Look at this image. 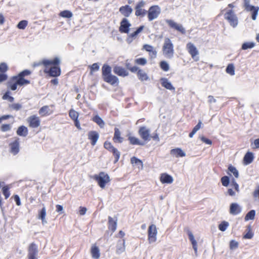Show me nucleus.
Segmentation results:
<instances>
[{
  "instance_id": "f257e3e1",
  "label": "nucleus",
  "mask_w": 259,
  "mask_h": 259,
  "mask_svg": "<svg viewBox=\"0 0 259 259\" xmlns=\"http://www.w3.org/2000/svg\"><path fill=\"white\" fill-rule=\"evenodd\" d=\"M60 61L59 58L55 57L52 60L44 59L42 61L34 63L33 67L44 65V72L51 77H56L61 75V70L60 67Z\"/></svg>"
},
{
  "instance_id": "f03ea898",
  "label": "nucleus",
  "mask_w": 259,
  "mask_h": 259,
  "mask_svg": "<svg viewBox=\"0 0 259 259\" xmlns=\"http://www.w3.org/2000/svg\"><path fill=\"white\" fill-rule=\"evenodd\" d=\"M32 72L28 69L24 70L19 72L17 75L12 77L10 82V88L12 91H15L17 86H24L30 83V80L28 76L30 75Z\"/></svg>"
},
{
  "instance_id": "7ed1b4c3",
  "label": "nucleus",
  "mask_w": 259,
  "mask_h": 259,
  "mask_svg": "<svg viewBox=\"0 0 259 259\" xmlns=\"http://www.w3.org/2000/svg\"><path fill=\"white\" fill-rule=\"evenodd\" d=\"M111 67L107 65L104 64L102 67V75L104 81L112 85H117L119 83L118 78L111 74Z\"/></svg>"
},
{
  "instance_id": "20e7f679",
  "label": "nucleus",
  "mask_w": 259,
  "mask_h": 259,
  "mask_svg": "<svg viewBox=\"0 0 259 259\" xmlns=\"http://www.w3.org/2000/svg\"><path fill=\"white\" fill-rule=\"evenodd\" d=\"M138 134L145 142H148L151 139L157 142H159L160 140L158 134L157 133H154L152 136H150V130L146 126H141L139 129Z\"/></svg>"
},
{
  "instance_id": "39448f33",
  "label": "nucleus",
  "mask_w": 259,
  "mask_h": 259,
  "mask_svg": "<svg viewBox=\"0 0 259 259\" xmlns=\"http://www.w3.org/2000/svg\"><path fill=\"white\" fill-rule=\"evenodd\" d=\"M93 178L102 189H104L106 185L110 182V178L109 175L104 171L100 172L98 174L94 175Z\"/></svg>"
},
{
  "instance_id": "423d86ee",
  "label": "nucleus",
  "mask_w": 259,
  "mask_h": 259,
  "mask_svg": "<svg viewBox=\"0 0 259 259\" xmlns=\"http://www.w3.org/2000/svg\"><path fill=\"white\" fill-rule=\"evenodd\" d=\"M224 18L233 28L236 27L238 24V19L233 10H227L224 14Z\"/></svg>"
},
{
  "instance_id": "0eeeda50",
  "label": "nucleus",
  "mask_w": 259,
  "mask_h": 259,
  "mask_svg": "<svg viewBox=\"0 0 259 259\" xmlns=\"http://www.w3.org/2000/svg\"><path fill=\"white\" fill-rule=\"evenodd\" d=\"M163 55L168 58L172 57L174 54V45L169 38H166L162 47Z\"/></svg>"
},
{
  "instance_id": "6e6552de",
  "label": "nucleus",
  "mask_w": 259,
  "mask_h": 259,
  "mask_svg": "<svg viewBox=\"0 0 259 259\" xmlns=\"http://www.w3.org/2000/svg\"><path fill=\"white\" fill-rule=\"evenodd\" d=\"M104 147L105 149L111 153L114 157V163L117 162L120 158V152L109 141H106L104 143Z\"/></svg>"
},
{
  "instance_id": "1a4fd4ad",
  "label": "nucleus",
  "mask_w": 259,
  "mask_h": 259,
  "mask_svg": "<svg viewBox=\"0 0 259 259\" xmlns=\"http://www.w3.org/2000/svg\"><path fill=\"white\" fill-rule=\"evenodd\" d=\"M161 13V9L158 5L151 6L147 11V17L149 21L157 18Z\"/></svg>"
},
{
  "instance_id": "9d476101",
  "label": "nucleus",
  "mask_w": 259,
  "mask_h": 259,
  "mask_svg": "<svg viewBox=\"0 0 259 259\" xmlns=\"http://www.w3.org/2000/svg\"><path fill=\"white\" fill-rule=\"evenodd\" d=\"M243 7L246 11L251 12V18L255 20L259 11V7L250 5V0H243Z\"/></svg>"
},
{
  "instance_id": "9b49d317",
  "label": "nucleus",
  "mask_w": 259,
  "mask_h": 259,
  "mask_svg": "<svg viewBox=\"0 0 259 259\" xmlns=\"http://www.w3.org/2000/svg\"><path fill=\"white\" fill-rule=\"evenodd\" d=\"M165 21L170 28L177 30L181 34H186V29L181 24L177 23L172 19H166Z\"/></svg>"
},
{
  "instance_id": "f8f14e48",
  "label": "nucleus",
  "mask_w": 259,
  "mask_h": 259,
  "mask_svg": "<svg viewBox=\"0 0 259 259\" xmlns=\"http://www.w3.org/2000/svg\"><path fill=\"white\" fill-rule=\"evenodd\" d=\"M157 230L155 225L152 224L148 229V240L149 243L155 242L157 239Z\"/></svg>"
},
{
  "instance_id": "ddd939ff",
  "label": "nucleus",
  "mask_w": 259,
  "mask_h": 259,
  "mask_svg": "<svg viewBox=\"0 0 259 259\" xmlns=\"http://www.w3.org/2000/svg\"><path fill=\"white\" fill-rule=\"evenodd\" d=\"M27 122L29 127L36 128L40 125V118L36 115H32L29 116L27 119Z\"/></svg>"
},
{
  "instance_id": "4468645a",
  "label": "nucleus",
  "mask_w": 259,
  "mask_h": 259,
  "mask_svg": "<svg viewBox=\"0 0 259 259\" xmlns=\"http://www.w3.org/2000/svg\"><path fill=\"white\" fill-rule=\"evenodd\" d=\"M145 2L141 1L138 2L135 6V15L137 17H143L147 14V11L143 9Z\"/></svg>"
},
{
  "instance_id": "2eb2a0df",
  "label": "nucleus",
  "mask_w": 259,
  "mask_h": 259,
  "mask_svg": "<svg viewBox=\"0 0 259 259\" xmlns=\"http://www.w3.org/2000/svg\"><path fill=\"white\" fill-rule=\"evenodd\" d=\"M38 249L36 244L31 243L28 248V259H37Z\"/></svg>"
},
{
  "instance_id": "dca6fc26",
  "label": "nucleus",
  "mask_w": 259,
  "mask_h": 259,
  "mask_svg": "<svg viewBox=\"0 0 259 259\" xmlns=\"http://www.w3.org/2000/svg\"><path fill=\"white\" fill-rule=\"evenodd\" d=\"M186 49L191 57L195 61H198L199 58L197 57L199 54L196 47L192 42H188L186 45Z\"/></svg>"
},
{
  "instance_id": "f3484780",
  "label": "nucleus",
  "mask_w": 259,
  "mask_h": 259,
  "mask_svg": "<svg viewBox=\"0 0 259 259\" xmlns=\"http://www.w3.org/2000/svg\"><path fill=\"white\" fill-rule=\"evenodd\" d=\"M10 152L14 155L17 154L20 150V139L15 138L14 140L9 144Z\"/></svg>"
},
{
  "instance_id": "a211bd4d",
  "label": "nucleus",
  "mask_w": 259,
  "mask_h": 259,
  "mask_svg": "<svg viewBox=\"0 0 259 259\" xmlns=\"http://www.w3.org/2000/svg\"><path fill=\"white\" fill-rule=\"evenodd\" d=\"M131 26V24L128 20L126 18H123L120 23L119 31L121 33H128Z\"/></svg>"
},
{
  "instance_id": "6ab92c4d",
  "label": "nucleus",
  "mask_w": 259,
  "mask_h": 259,
  "mask_svg": "<svg viewBox=\"0 0 259 259\" xmlns=\"http://www.w3.org/2000/svg\"><path fill=\"white\" fill-rule=\"evenodd\" d=\"M114 131V135L112 138L113 142L115 144L122 143L124 141V138L122 136L121 131L117 127H115Z\"/></svg>"
},
{
  "instance_id": "aec40b11",
  "label": "nucleus",
  "mask_w": 259,
  "mask_h": 259,
  "mask_svg": "<svg viewBox=\"0 0 259 259\" xmlns=\"http://www.w3.org/2000/svg\"><path fill=\"white\" fill-rule=\"evenodd\" d=\"M88 139L91 141L92 146H95L99 138V134L96 131H90L88 133Z\"/></svg>"
},
{
  "instance_id": "412c9836",
  "label": "nucleus",
  "mask_w": 259,
  "mask_h": 259,
  "mask_svg": "<svg viewBox=\"0 0 259 259\" xmlns=\"http://www.w3.org/2000/svg\"><path fill=\"white\" fill-rule=\"evenodd\" d=\"M113 72L120 76L125 77L128 75V72L124 68L118 66L114 67Z\"/></svg>"
},
{
  "instance_id": "4be33fe9",
  "label": "nucleus",
  "mask_w": 259,
  "mask_h": 259,
  "mask_svg": "<svg viewBox=\"0 0 259 259\" xmlns=\"http://www.w3.org/2000/svg\"><path fill=\"white\" fill-rule=\"evenodd\" d=\"M120 13L126 17L130 16L133 12L132 8L129 5L121 6L119 10Z\"/></svg>"
},
{
  "instance_id": "5701e85b",
  "label": "nucleus",
  "mask_w": 259,
  "mask_h": 259,
  "mask_svg": "<svg viewBox=\"0 0 259 259\" xmlns=\"http://www.w3.org/2000/svg\"><path fill=\"white\" fill-rule=\"evenodd\" d=\"M160 181L162 184H171L174 179L170 175L166 173H162L160 175Z\"/></svg>"
},
{
  "instance_id": "b1692460",
  "label": "nucleus",
  "mask_w": 259,
  "mask_h": 259,
  "mask_svg": "<svg viewBox=\"0 0 259 259\" xmlns=\"http://www.w3.org/2000/svg\"><path fill=\"white\" fill-rule=\"evenodd\" d=\"M116 252L117 254H120L123 252L125 249V239L119 240L116 244Z\"/></svg>"
},
{
  "instance_id": "393cba45",
  "label": "nucleus",
  "mask_w": 259,
  "mask_h": 259,
  "mask_svg": "<svg viewBox=\"0 0 259 259\" xmlns=\"http://www.w3.org/2000/svg\"><path fill=\"white\" fill-rule=\"evenodd\" d=\"M108 229L113 233L115 231L117 228V220L114 221L111 217L108 218Z\"/></svg>"
},
{
  "instance_id": "a878e982",
  "label": "nucleus",
  "mask_w": 259,
  "mask_h": 259,
  "mask_svg": "<svg viewBox=\"0 0 259 259\" xmlns=\"http://www.w3.org/2000/svg\"><path fill=\"white\" fill-rule=\"evenodd\" d=\"M241 211V208L239 205L236 203H233L231 204L230 206V213L233 215H236L239 213Z\"/></svg>"
},
{
  "instance_id": "bb28decb",
  "label": "nucleus",
  "mask_w": 259,
  "mask_h": 259,
  "mask_svg": "<svg viewBox=\"0 0 259 259\" xmlns=\"http://www.w3.org/2000/svg\"><path fill=\"white\" fill-rule=\"evenodd\" d=\"M53 112L52 110L49 108V106H44L38 111L39 114L41 116H46L52 114Z\"/></svg>"
},
{
  "instance_id": "cd10ccee",
  "label": "nucleus",
  "mask_w": 259,
  "mask_h": 259,
  "mask_svg": "<svg viewBox=\"0 0 259 259\" xmlns=\"http://www.w3.org/2000/svg\"><path fill=\"white\" fill-rule=\"evenodd\" d=\"M91 253L93 258L98 259L100 256L99 247L96 245H93L91 248Z\"/></svg>"
},
{
  "instance_id": "c85d7f7f",
  "label": "nucleus",
  "mask_w": 259,
  "mask_h": 259,
  "mask_svg": "<svg viewBox=\"0 0 259 259\" xmlns=\"http://www.w3.org/2000/svg\"><path fill=\"white\" fill-rule=\"evenodd\" d=\"M187 234H188V235L189 237V239L192 243L193 248L194 250L195 253L197 254V242L195 240L192 233L190 230L187 231Z\"/></svg>"
},
{
  "instance_id": "c756f323",
  "label": "nucleus",
  "mask_w": 259,
  "mask_h": 259,
  "mask_svg": "<svg viewBox=\"0 0 259 259\" xmlns=\"http://www.w3.org/2000/svg\"><path fill=\"white\" fill-rule=\"evenodd\" d=\"M170 154L175 156L176 157H182L186 155L185 153L179 148L171 149Z\"/></svg>"
},
{
  "instance_id": "7c9ffc66",
  "label": "nucleus",
  "mask_w": 259,
  "mask_h": 259,
  "mask_svg": "<svg viewBox=\"0 0 259 259\" xmlns=\"http://www.w3.org/2000/svg\"><path fill=\"white\" fill-rule=\"evenodd\" d=\"M254 158L253 153L251 152H247L244 156L243 163L244 164H249L251 163Z\"/></svg>"
},
{
  "instance_id": "2f4dec72",
  "label": "nucleus",
  "mask_w": 259,
  "mask_h": 259,
  "mask_svg": "<svg viewBox=\"0 0 259 259\" xmlns=\"http://www.w3.org/2000/svg\"><path fill=\"white\" fill-rule=\"evenodd\" d=\"M16 133L19 136L26 137L28 134V129L24 125L20 126L18 127Z\"/></svg>"
},
{
  "instance_id": "473e14b6",
  "label": "nucleus",
  "mask_w": 259,
  "mask_h": 259,
  "mask_svg": "<svg viewBox=\"0 0 259 259\" xmlns=\"http://www.w3.org/2000/svg\"><path fill=\"white\" fill-rule=\"evenodd\" d=\"M227 174L231 176L232 174L235 178L239 177V172L235 167L232 165H229L228 168Z\"/></svg>"
},
{
  "instance_id": "72a5a7b5",
  "label": "nucleus",
  "mask_w": 259,
  "mask_h": 259,
  "mask_svg": "<svg viewBox=\"0 0 259 259\" xmlns=\"http://www.w3.org/2000/svg\"><path fill=\"white\" fill-rule=\"evenodd\" d=\"M128 140L129 141L130 144L131 145H143V143L141 142L138 138H137L135 137L129 136L128 137Z\"/></svg>"
},
{
  "instance_id": "f704fd0d",
  "label": "nucleus",
  "mask_w": 259,
  "mask_h": 259,
  "mask_svg": "<svg viewBox=\"0 0 259 259\" xmlns=\"http://www.w3.org/2000/svg\"><path fill=\"white\" fill-rule=\"evenodd\" d=\"M161 81L162 87L169 90H175V88L172 85L171 83L168 81L167 79L163 78L161 79Z\"/></svg>"
},
{
  "instance_id": "c9c22d12",
  "label": "nucleus",
  "mask_w": 259,
  "mask_h": 259,
  "mask_svg": "<svg viewBox=\"0 0 259 259\" xmlns=\"http://www.w3.org/2000/svg\"><path fill=\"white\" fill-rule=\"evenodd\" d=\"M143 49L145 50L147 52H151L152 54L150 55L151 57L155 58L157 55V52L153 49V47L149 45H144L143 46Z\"/></svg>"
},
{
  "instance_id": "e433bc0d",
  "label": "nucleus",
  "mask_w": 259,
  "mask_h": 259,
  "mask_svg": "<svg viewBox=\"0 0 259 259\" xmlns=\"http://www.w3.org/2000/svg\"><path fill=\"white\" fill-rule=\"evenodd\" d=\"M137 76L138 78L141 81L147 80L148 79V76L147 73L141 69L138 70L137 72Z\"/></svg>"
},
{
  "instance_id": "4c0bfd02",
  "label": "nucleus",
  "mask_w": 259,
  "mask_h": 259,
  "mask_svg": "<svg viewBox=\"0 0 259 259\" xmlns=\"http://www.w3.org/2000/svg\"><path fill=\"white\" fill-rule=\"evenodd\" d=\"M144 28V26H140L139 28L137 29V30L129 34L128 38H130L132 39L136 38L138 35V34L143 30Z\"/></svg>"
},
{
  "instance_id": "58836bf2",
  "label": "nucleus",
  "mask_w": 259,
  "mask_h": 259,
  "mask_svg": "<svg viewBox=\"0 0 259 259\" xmlns=\"http://www.w3.org/2000/svg\"><path fill=\"white\" fill-rule=\"evenodd\" d=\"M93 121L98 124L101 127H103L104 126L105 123L104 121L98 115H96L93 117Z\"/></svg>"
},
{
  "instance_id": "ea45409f",
  "label": "nucleus",
  "mask_w": 259,
  "mask_h": 259,
  "mask_svg": "<svg viewBox=\"0 0 259 259\" xmlns=\"http://www.w3.org/2000/svg\"><path fill=\"white\" fill-rule=\"evenodd\" d=\"M247 232L245 233L244 235L243 238L244 239H251L253 236V233L252 232L251 230V227L250 226H248L247 227Z\"/></svg>"
},
{
  "instance_id": "a19ab883",
  "label": "nucleus",
  "mask_w": 259,
  "mask_h": 259,
  "mask_svg": "<svg viewBox=\"0 0 259 259\" xmlns=\"http://www.w3.org/2000/svg\"><path fill=\"white\" fill-rule=\"evenodd\" d=\"M69 116L72 120H76L78 118L79 114L77 111L71 109L69 111Z\"/></svg>"
},
{
  "instance_id": "79ce46f5",
  "label": "nucleus",
  "mask_w": 259,
  "mask_h": 259,
  "mask_svg": "<svg viewBox=\"0 0 259 259\" xmlns=\"http://www.w3.org/2000/svg\"><path fill=\"white\" fill-rule=\"evenodd\" d=\"M59 16L63 18H70L72 17V13L69 10H64L59 13Z\"/></svg>"
},
{
  "instance_id": "37998d69",
  "label": "nucleus",
  "mask_w": 259,
  "mask_h": 259,
  "mask_svg": "<svg viewBox=\"0 0 259 259\" xmlns=\"http://www.w3.org/2000/svg\"><path fill=\"white\" fill-rule=\"evenodd\" d=\"M46 216V209L45 207H44L38 212V219H40L42 223L46 222L45 218Z\"/></svg>"
},
{
  "instance_id": "c03bdc74",
  "label": "nucleus",
  "mask_w": 259,
  "mask_h": 259,
  "mask_svg": "<svg viewBox=\"0 0 259 259\" xmlns=\"http://www.w3.org/2000/svg\"><path fill=\"white\" fill-rule=\"evenodd\" d=\"M2 192L6 199H8L10 196V187L6 185L2 188Z\"/></svg>"
},
{
  "instance_id": "a18cd8bd",
  "label": "nucleus",
  "mask_w": 259,
  "mask_h": 259,
  "mask_svg": "<svg viewBox=\"0 0 259 259\" xmlns=\"http://www.w3.org/2000/svg\"><path fill=\"white\" fill-rule=\"evenodd\" d=\"M255 215V211L254 210H251L249 211L245 215V220L246 221H247L249 220H253L254 219Z\"/></svg>"
},
{
  "instance_id": "49530a36",
  "label": "nucleus",
  "mask_w": 259,
  "mask_h": 259,
  "mask_svg": "<svg viewBox=\"0 0 259 259\" xmlns=\"http://www.w3.org/2000/svg\"><path fill=\"white\" fill-rule=\"evenodd\" d=\"M255 46V44L253 42H246L242 44L241 49L243 50L253 48Z\"/></svg>"
},
{
  "instance_id": "de8ad7c7",
  "label": "nucleus",
  "mask_w": 259,
  "mask_h": 259,
  "mask_svg": "<svg viewBox=\"0 0 259 259\" xmlns=\"http://www.w3.org/2000/svg\"><path fill=\"white\" fill-rule=\"evenodd\" d=\"M201 124V121H199L198 124L193 128L192 132L190 133L189 135L190 138H192L196 132L200 128Z\"/></svg>"
},
{
  "instance_id": "09e8293b",
  "label": "nucleus",
  "mask_w": 259,
  "mask_h": 259,
  "mask_svg": "<svg viewBox=\"0 0 259 259\" xmlns=\"http://www.w3.org/2000/svg\"><path fill=\"white\" fill-rule=\"evenodd\" d=\"M147 62L146 59L144 58H139L135 60V64L139 65L144 66L147 64Z\"/></svg>"
},
{
  "instance_id": "8fccbe9b",
  "label": "nucleus",
  "mask_w": 259,
  "mask_h": 259,
  "mask_svg": "<svg viewBox=\"0 0 259 259\" xmlns=\"http://www.w3.org/2000/svg\"><path fill=\"white\" fill-rule=\"evenodd\" d=\"M226 72L231 75L235 74V68L233 64H229L226 68Z\"/></svg>"
},
{
  "instance_id": "3c124183",
  "label": "nucleus",
  "mask_w": 259,
  "mask_h": 259,
  "mask_svg": "<svg viewBox=\"0 0 259 259\" xmlns=\"http://www.w3.org/2000/svg\"><path fill=\"white\" fill-rule=\"evenodd\" d=\"M160 68L164 71H167L169 69L168 64L165 61H162L159 63Z\"/></svg>"
},
{
  "instance_id": "603ef678",
  "label": "nucleus",
  "mask_w": 259,
  "mask_h": 259,
  "mask_svg": "<svg viewBox=\"0 0 259 259\" xmlns=\"http://www.w3.org/2000/svg\"><path fill=\"white\" fill-rule=\"evenodd\" d=\"M12 128L11 124H3L0 127V130L3 132H6L10 131Z\"/></svg>"
},
{
  "instance_id": "864d4df0",
  "label": "nucleus",
  "mask_w": 259,
  "mask_h": 259,
  "mask_svg": "<svg viewBox=\"0 0 259 259\" xmlns=\"http://www.w3.org/2000/svg\"><path fill=\"white\" fill-rule=\"evenodd\" d=\"M28 25V22L26 20H22L20 21L17 27L20 29H24Z\"/></svg>"
},
{
  "instance_id": "5fc2aeb1",
  "label": "nucleus",
  "mask_w": 259,
  "mask_h": 259,
  "mask_svg": "<svg viewBox=\"0 0 259 259\" xmlns=\"http://www.w3.org/2000/svg\"><path fill=\"white\" fill-rule=\"evenodd\" d=\"M221 183L222 185L225 187H227L230 182L229 178L228 176H224L221 178Z\"/></svg>"
},
{
  "instance_id": "6e6d98bb",
  "label": "nucleus",
  "mask_w": 259,
  "mask_h": 259,
  "mask_svg": "<svg viewBox=\"0 0 259 259\" xmlns=\"http://www.w3.org/2000/svg\"><path fill=\"white\" fill-rule=\"evenodd\" d=\"M229 226L227 222L224 221L219 225V229L221 231H225Z\"/></svg>"
},
{
  "instance_id": "4d7b16f0",
  "label": "nucleus",
  "mask_w": 259,
  "mask_h": 259,
  "mask_svg": "<svg viewBox=\"0 0 259 259\" xmlns=\"http://www.w3.org/2000/svg\"><path fill=\"white\" fill-rule=\"evenodd\" d=\"M131 161L132 164H140L143 167V164L142 160L135 156L131 158Z\"/></svg>"
},
{
  "instance_id": "13d9d810",
  "label": "nucleus",
  "mask_w": 259,
  "mask_h": 259,
  "mask_svg": "<svg viewBox=\"0 0 259 259\" xmlns=\"http://www.w3.org/2000/svg\"><path fill=\"white\" fill-rule=\"evenodd\" d=\"M90 73L93 74L94 71H98L99 69V66L98 63H95L90 66Z\"/></svg>"
},
{
  "instance_id": "bf43d9fd",
  "label": "nucleus",
  "mask_w": 259,
  "mask_h": 259,
  "mask_svg": "<svg viewBox=\"0 0 259 259\" xmlns=\"http://www.w3.org/2000/svg\"><path fill=\"white\" fill-rule=\"evenodd\" d=\"M3 99L4 100H8L10 102H13L14 101V98L11 96H10V92H7L3 96Z\"/></svg>"
},
{
  "instance_id": "052dcab7",
  "label": "nucleus",
  "mask_w": 259,
  "mask_h": 259,
  "mask_svg": "<svg viewBox=\"0 0 259 259\" xmlns=\"http://www.w3.org/2000/svg\"><path fill=\"white\" fill-rule=\"evenodd\" d=\"M8 70V67L6 63H1L0 64V72L5 73Z\"/></svg>"
},
{
  "instance_id": "680f3d73",
  "label": "nucleus",
  "mask_w": 259,
  "mask_h": 259,
  "mask_svg": "<svg viewBox=\"0 0 259 259\" xmlns=\"http://www.w3.org/2000/svg\"><path fill=\"white\" fill-rule=\"evenodd\" d=\"M238 247V243L234 240H232L230 242V248L231 249H234L237 248Z\"/></svg>"
},
{
  "instance_id": "e2e57ef3",
  "label": "nucleus",
  "mask_w": 259,
  "mask_h": 259,
  "mask_svg": "<svg viewBox=\"0 0 259 259\" xmlns=\"http://www.w3.org/2000/svg\"><path fill=\"white\" fill-rule=\"evenodd\" d=\"M231 186H232L234 189L237 191H239V187L238 184L237 183L234 179H232L231 180Z\"/></svg>"
},
{
  "instance_id": "0e129e2a",
  "label": "nucleus",
  "mask_w": 259,
  "mask_h": 259,
  "mask_svg": "<svg viewBox=\"0 0 259 259\" xmlns=\"http://www.w3.org/2000/svg\"><path fill=\"white\" fill-rule=\"evenodd\" d=\"M253 196L254 198L259 200V186H258L253 191Z\"/></svg>"
},
{
  "instance_id": "69168bd1",
  "label": "nucleus",
  "mask_w": 259,
  "mask_h": 259,
  "mask_svg": "<svg viewBox=\"0 0 259 259\" xmlns=\"http://www.w3.org/2000/svg\"><path fill=\"white\" fill-rule=\"evenodd\" d=\"M11 107L13 109H14L15 110H16V111H18V110H20L22 106L19 103H15V104H12L11 106Z\"/></svg>"
},
{
  "instance_id": "338daca9",
  "label": "nucleus",
  "mask_w": 259,
  "mask_h": 259,
  "mask_svg": "<svg viewBox=\"0 0 259 259\" xmlns=\"http://www.w3.org/2000/svg\"><path fill=\"white\" fill-rule=\"evenodd\" d=\"M13 198H14L15 201L16 202L17 205H18V206L21 205V203L20 199L19 196L18 195H14L13 196Z\"/></svg>"
},
{
  "instance_id": "774afa93",
  "label": "nucleus",
  "mask_w": 259,
  "mask_h": 259,
  "mask_svg": "<svg viewBox=\"0 0 259 259\" xmlns=\"http://www.w3.org/2000/svg\"><path fill=\"white\" fill-rule=\"evenodd\" d=\"M201 140L202 142H203L204 143L207 144H208V145H211L212 144V141L207 139V138H206L205 137H202L201 138Z\"/></svg>"
}]
</instances>
